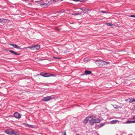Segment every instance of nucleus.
<instances>
[{
	"mask_svg": "<svg viewBox=\"0 0 135 135\" xmlns=\"http://www.w3.org/2000/svg\"><path fill=\"white\" fill-rule=\"evenodd\" d=\"M51 99V96H47L43 98L42 99V101L44 102H47L49 100Z\"/></svg>",
	"mask_w": 135,
	"mask_h": 135,
	"instance_id": "5",
	"label": "nucleus"
},
{
	"mask_svg": "<svg viewBox=\"0 0 135 135\" xmlns=\"http://www.w3.org/2000/svg\"><path fill=\"white\" fill-rule=\"evenodd\" d=\"M87 10H88V11H89V10H89V9H87Z\"/></svg>",
	"mask_w": 135,
	"mask_h": 135,
	"instance_id": "37",
	"label": "nucleus"
},
{
	"mask_svg": "<svg viewBox=\"0 0 135 135\" xmlns=\"http://www.w3.org/2000/svg\"><path fill=\"white\" fill-rule=\"evenodd\" d=\"M1 20H2V18H0V22H1Z\"/></svg>",
	"mask_w": 135,
	"mask_h": 135,
	"instance_id": "34",
	"label": "nucleus"
},
{
	"mask_svg": "<svg viewBox=\"0 0 135 135\" xmlns=\"http://www.w3.org/2000/svg\"><path fill=\"white\" fill-rule=\"evenodd\" d=\"M53 58H55V59H60V58L57 57H54V56L53 57Z\"/></svg>",
	"mask_w": 135,
	"mask_h": 135,
	"instance_id": "25",
	"label": "nucleus"
},
{
	"mask_svg": "<svg viewBox=\"0 0 135 135\" xmlns=\"http://www.w3.org/2000/svg\"><path fill=\"white\" fill-rule=\"evenodd\" d=\"M133 108H134L135 109V106L134 107H133Z\"/></svg>",
	"mask_w": 135,
	"mask_h": 135,
	"instance_id": "36",
	"label": "nucleus"
},
{
	"mask_svg": "<svg viewBox=\"0 0 135 135\" xmlns=\"http://www.w3.org/2000/svg\"><path fill=\"white\" fill-rule=\"evenodd\" d=\"M132 123H135V120L134 121H132Z\"/></svg>",
	"mask_w": 135,
	"mask_h": 135,
	"instance_id": "31",
	"label": "nucleus"
},
{
	"mask_svg": "<svg viewBox=\"0 0 135 135\" xmlns=\"http://www.w3.org/2000/svg\"><path fill=\"white\" fill-rule=\"evenodd\" d=\"M40 74L42 76H43L44 77H49V76H54V75H53L52 74H50L47 73H45L43 75H41V74Z\"/></svg>",
	"mask_w": 135,
	"mask_h": 135,
	"instance_id": "7",
	"label": "nucleus"
},
{
	"mask_svg": "<svg viewBox=\"0 0 135 135\" xmlns=\"http://www.w3.org/2000/svg\"><path fill=\"white\" fill-rule=\"evenodd\" d=\"M95 62L97 64H98L99 66L101 67L103 65H105V62L99 60H96Z\"/></svg>",
	"mask_w": 135,
	"mask_h": 135,
	"instance_id": "3",
	"label": "nucleus"
},
{
	"mask_svg": "<svg viewBox=\"0 0 135 135\" xmlns=\"http://www.w3.org/2000/svg\"><path fill=\"white\" fill-rule=\"evenodd\" d=\"M95 123H99L100 121V120L99 119L97 118L96 119H94Z\"/></svg>",
	"mask_w": 135,
	"mask_h": 135,
	"instance_id": "14",
	"label": "nucleus"
},
{
	"mask_svg": "<svg viewBox=\"0 0 135 135\" xmlns=\"http://www.w3.org/2000/svg\"><path fill=\"white\" fill-rule=\"evenodd\" d=\"M80 13H73L72 14L73 15H80Z\"/></svg>",
	"mask_w": 135,
	"mask_h": 135,
	"instance_id": "23",
	"label": "nucleus"
},
{
	"mask_svg": "<svg viewBox=\"0 0 135 135\" xmlns=\"http://www.w3.org/2000/svg\"><path fill=\"white\" fill-rule=\"evenodd\" d=\"M130 99V100L129 101V102L132 103L133 102H135V99Z\"/></svg>",
	"mask_w": 135,
	"mask_h": 135,
	"instance_id": "18",
	"label": "nucleus"
},
{
	"mask_svg": "<svg viewBox=\"0 0 135 135\" xmlns=\"http://www.w3.org/2000/svg\"><path fill=\"white\" fill-rule=\"evenodd\" d=\"M109 62H105V64H109Z\"/></svg>",
	"mask_w": 135,
	"mask_h": 135,
	"instance_id": "28",
	"label": "nucleus"
},
{
	"mask_svg": "<svg viewBox=\"0 0 135 135\" xmlns=\"http://www.w3.org/2000/svg\"><path fill=\"white\" fill-rule=\"evenodd\" d=\"M91 116H93V117L91 118L90 119V124L91 125H92L94 124V123H95L94 120L95 117L93 115H91Z\"/></svg>",
	"mask_w": 135,
	"mask_h": 135,
	"instance_id": "4",
	"label": "nucleus"
},
{
	"mask_svg": "<svg viewBox=\"0 0 135 135\" xmlns=\"http://www.w3.org/2000/svg\"><path fill=\"white\" fill-rule=\"evenodd\" d=\"M14 117L17 118H20L21 117V114L17 112L14 113Z\"/></svg>",
	"mask_w": 135,
	"mask_h": 135,
	"instance_id": "6",
	"label": "nucleus"
},
{
	"mask_svg": "<svg viewBox=\"0 0 135 135\" xmlns=\"http://www.w3.org/2000/svg\"><path fill=\"white\" fill-rule=\"evenodd\" d=\"M106 25L108 26H111L112 25V23H106Z\"/></svg>",
	"mask_w": 135,
	"mask_h": 135,
	"instance_id": "20",
	"label": "nucleus"
},
{
	"mask_svg": "<svg viewBox=\"0 0 135 135\" xmlns=\"http://www.w3.org/2000/svg\"><path fill=\"white\" fill-rule=\"evenodd\" d=\"M118 122V120H114L110 121V123L111 124H114L117 123Z\"/></svg>",
	"mask_w": 135,
	"mask_h": 135,
	"instance_id": "11",
	"label": "nucleus"
},
{
	"mask_svg": "<svg viewBox=\"0 0 135 135\" xmlns=\"http://www.w3.org/2000/svg\"><path fill=\"white\" fill-rule=\"evenodd\" d=\"M4 132L6 133L9 135H19L18 132H15L12 129H7L5 130Z\"/></svg>",
	"mask_w": 135,
	"mask_h": 135,
	"instance_id": "1",
	"label": "nucleus"
},
{
	"mask_svg": "<svg viewBox=\"0 0 135 135\" xmlns=\"http://www.w3.org/2000/svg\"><path fill=\"white\" fill-rule=\"evenodd\" d=\"M105 124V123H101L99 125H98V126H99V128H100L103 126Z\"/></svg>",
	"mask_w": 135,
	"mask_h": 135,
	"instance_id": "17",
	"label": "nucleus"
},
{
	"mask_svg": "<svg viewBox=\"0 0 135 135\" xmlns=\"http://www.w3.org/2000/svg\"><path fill=\"white\" fill-rule=\"evenodd\" d=\"M89 60V59L87 58H86L84 59V62L88 61Z\"/></svg>",
	"mask_w": 135,
	"mask_h": 135,
	"instance_id": "21",
	"label": "nucleus"
},
{
	"mask_svg": "<svg viewBox=\"0 0 135 135\" xmlns=\"http://www.w3.org/2000/svg\"><path fill=\"white\" fill-rule=\"evenodd\" d=\"M132 121L131 120H128L125 123H132Z\"/></svg>",
	"mask_w": 135,
	"mask_h": 135,
	"instance_id": "19",
	"label": "nucleus"
},
{
	"mask_svg": "<svg viewBox=\"0 0 135 135\" xmlns=\"http://www.w3.org/2000/svg\"><path fill=\"white\" fill-rule=\"evenodd\" d=\"M7 20H8L7 19H4L3 18H2L1 23H3L6 22H7Z\"/></svg>",
	"mask_w": 135,
	"mask_h": 135,
	"instance_id": "15",
	"label": "nucleus"
},
{
	"mask_svg": "<svg viewBox=\"0 0 135 135\" xmlns=\"http://www.w3.org/2000/svg\"><path fill=\"white\" fill-rule=\"evenodd\" d=\"M40 6L42 7L43 8H46L48 6V3H40Z\"/></svg>",
	"mask_w": 135,
	"mask_h": 135,
	"instance_id": "9",
	"label": "nucleus"
},
{
	"mask_svg": "<svg viewBox=\"0 0 135 135\" xmlns=\"http://www.w3.org/2000/svg\"><path fill=\"white\" fill-rule=\"evenodd\" d=\"M53 1L54 2V3H55L56 2L58 1H57V0H53Z\"/></svg>",
	"mask_w": 135,
	"mask_h": 135,
	"instance_id": "27",
	"label": "nucleus"
},
{
	"mask_svg": "<svg viewBox=\"0 0 135 135\" xmlns=\"http://www.w3.org/2000/svg\"><path fill=\"white\" fill-rule=\"evenodd\" d=\"M9 44L11 46H12L14 48H17L18 49H20V47L18 46L17 45H14V44Z\"/></svg>",
	"mask_w": 135,
	"mask_h": 135,
	"instance_id": "10",
	"label": "nucleus"
},
{
	"mask_svg": "<svg viewBox=\"0 0 135 135\" xmlns=\"http://www.w3.org/2000/svg\"><path fill=\"white\" fill-rule=\"evenodd\" d=\"M76 135H80L79 134H77Z\"/></svg>",
	"mask_w": 135,
	"mask_h": 135,
	"instance_id": "35",
	"label": "nucleus"
},
{
	"mask_svg": "<svg viewBox=\"0 0 135 135\" xmlns=\"http://www.w3.org/2000/svg\"><path fill=\"white\" fill-rule=\"evenodd\" d=\"M64 135H66V133L65 132L64 133Z\"/></svg>",
	"mask_w": 135,
	"mask_h": 135,
	"instance_id": "29",
	"label": "nucleus"
},
{
	"mask_svg": "<svg viewBox=\"0 0 135 135\" xmlns=\"http://www.w3.org/2000/svg\"><path fill=\"white\" fill-rule=\"evenodd\" d=\"M25 125L26 126H28L30 127H31V128L33 127V125H30L28 124H25Z\"/></svg>",
	"mask_w": 135,
	"mask_h": 135,
	"instance_id": "16",
	"label": "nucleus"
},
{
	"mask_svg": "<svg viewBox=\"0 0 135 135\" xmlns=\"http://www.w3.org/2000/svg\"><path fill=\"white\" fill-rule=\"evenodd\" d=\"M9 51L11 52V53L15 54V55H20L19 54H17L16 52H15L14 51L12 50H9Z\"/></svg>",
	"mask_w": 135,
	"mask_h": 135,
	"instance_id": "12",
	"label": "nucleus"
},
{
	"mask_svg": "<svg viewBox=\"0 0 135 135\" xmlns=\"http://www.w3.org/2000/svg\"><path fill=\"white\" fill-rule=\"evenodd\" d=\"M133 118L134 119H135V116L133 117Z\"/></svg>",
	"mask_w": 135,
	"mask_h": 135,
	"instance_id": "33",
	"label": "nucleus"
},
{
	"mask_svg": "<svg viewBox=\"0 0 135 135\" xmlns=\"http://www.w3.org/2000/svg\"><path fill=\"white\" fill-rule=\"evenodd\" d=\"M57 1H62L63 0H57Z\"/></svg>",
	"mask_w": 135,
	"mask_h": 135,
	"instance_id": "32",
	"label": "nucleus"
},
{
	"mask_svg": "<svg viewBox=\"0 0 135 135\" xmlns=\"http://www.w3.org/2000/svg\"><path fill=\"white\" fill-rule=\"evenodd\" d=\"M80 9L81 10L84 11H85L87 9H86L85 8H84V7L80 8Z\"/></svg>",
	"mask_w": 135,
	"mask_h": 135,
	"instance_id": "22",
	"label": "nucleus"
},
{
	"mask_svg": "<svg viewBox=\"0 0 135 135\" xmlns=\"http://www.w3.org/2000/svg\"><path fill=\"white\" fill-rule=\"evenodd\" d=\"M92 117H93V116H90L87 117L84 120V123H86L88 122V121L90 120V119Z\"/></svg>",
	"mask_w": 135,
	"mask_h": 135,
	"instance_id": "8",
	"label": "nucleus"
},
{
	"mask_svg": "<svg viewBox=\"0 0 135 135\" xmlns=\"http://www.w3.org/2000/svg\"><path fill=\"white\" fill-rule=\"evenodd\" d=\"M91 71L86 70L85 71V74L87 75V74H90L91 73Z\"/></svg>",
	"mask_w": 135,
	"mask_h": 135,
	"instance_id": "13",
	"label": "nucleus"
},
{
	"mask_svg": "<svg viewBox=\"0 0 135 135\" xmlns=\"http://www.w3.org/2000/svg\"><path fill=\"white\" fill-rule=\"evenodd\" d=\"M100 12L102 13H107V12H106L104 11H100Z\"/></svg>",
	"mask_w": 135,
	"mask_h": 135,
	"instance_id": "24",
	"label": "nucleus"
},
{
	"mask_svg": "<svg viewBox=\"0 0 135 135\" xmlns=\"http://www.w3.org/2000/svg\"><path fill=\"white\" fill-rule=\"evenodd\" d=\"M40 48V47L39 45H36L28 47H26V48H29L33 50H36L39 49Z\"/></svg>",
	"mask_w": 135,
	"mask_h": 135,
	"instance_id": "2",
	"label": "nucleus"
},
{
	"mask_svg": "<svg viewBox=\"0 0 135 135\" xmlns=\"http://www.w3.org/2000/svg\"><path fill=\"white\" fill-rule=\"evenodd\" d=\"M35 2H38V3H40V2H39V1H35Z\"/></svg>",
	"mask_w": 135,
	"mask_h": 135,
	"instance_id": "30",
	"label": "nucleus"
},
{
	"mask_svg": "<svg viewBox=\"0 0 135 135\" xmlns=\"http://www.w3.org/2000/svg\"><path fill=\"white\" fill-rule=\"evenodd\" d=\"M130 17H135V15H131Z\"/></svg>",
	"mask_w": 135,
	"mask_h": 135,
	"instance_id": "26",
	"label": "nucleus"
}]
</instances>
